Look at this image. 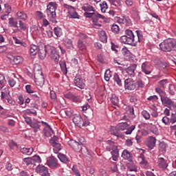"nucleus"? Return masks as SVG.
<instances>
[{"label":"nucleus","mask_w":176,"mask_h":176,"mask_svg":"<svg viewBox=\"0 0 176 176\" xmlns=\"http://www.w3.org/2000/svg\"><path fill=\"white\" fill-rule=\"evenodd\" d=\"M155 91L157 93L161 98L162 104L164 107H168V108H171L174 105V102L171 98L167 96L166 91L160 87L155 88Z\"/></svg>","instance_id":"obj_1"},{"label":"nucleus","mask_w":176,"mask_h":176,"mask_svg":"<svg viewBox=\"0 0 176 176\" xmlns=\"http://www.w3.org/2000/svg\"><path fill=\"white\" fill-rule=\"evenodd\" d=\"M126 35L120 37L121 43H125V45H131V46H137V41L134 36V33L130 30H125Z\"/></svg>","instance_id":"obj_2"},{"label":"nucleus","mask_w":176,"mask_h":176,"mask_svg":"<svg viewBox=\"0 0 176 176\" xmlns=\"http://www.w3.org/2000/svg\"><path fill=\"white\" fill-rule=\"evenodd\" d=\"M68 145L75 151V152H82L83 155H90V152L86 146H82L76 140H70L68 142Z\"/></svg>","instance_id":"obj_3"},{"label":"nucleus","mask_w":176,"mask_h":176,"mask_svg":"<svg viewBox=\"0 0 176 176\" xmlns=\"http://www.w3.org/2000/svg\"><path fill=\"white\" fill-rule=\"evenodd\" d=\"M57 9V6H56V3L53 2L49 3L47 6L46 13L48 17L50 19V21L53 23H57V14H56V10Z\"/></svg>","instance_id":"obj_4"},{"label":"nucleus","mask_w":176,"mask_h":176,"mask_svg":"<svg viewBox=\"0 0 176 176\" xmlns=\"http://www.w3.org/2000/svg\"><path fill=\"white\" fill-rule=\"evenodd\" d=\"M73 122L78 127H87L89 124H90V122H89V119L87 118H82L81 115H75L73 118Z\"/></svg>","instance_id":"obj_5"},{"label":"nucleus","mask_w":176,"mask_h":176,"mask_svg":"<svg viewBox=\"0 0 176 176\" xmlns=\"http://www.w3.org/2000/svg\"><path fill=\"white\" fill-rule=\"evenodd\" d=\"M160 47L162 52L176 51V44L171 40H165L160 44Z\"/></svg>","instance_id":"obj_6"},{"label":"nucleus","mask_w":176,"mask_h":176,"mask_svg":"<svg viewBox=\"0 0 176 176\" xmlns=\"http://www.w3.org/2000/svg\"><path fill=\"white\" fill-rule=\"evenodd\" d=\"M34 79L36 83H38V85H43V83H45V77L43 76L42 70L34 69Z\"/></svg>","instance_id":"obj_7"},{"label":"nucleus","mask_w":176,"mask_h":176,"mask_svg":"<svg viewBox=\"0 0 176 176\" xmlns=\"http://www.w3.org/2000/svg\"><path fill=\"white\" fill-rule=\"evenodd\" d=\"M48 53L50 54V58L55 61V63H58V60H60V54L57 52V50L54 47H50L48 50Z\"/></svg>","instance_id":"obj_8"},{"label":"nucleus","mask_w":176,"mask_h":176,"mask_svg":"<svg viewBox=\"0 0 176 176\" xmlns=\"http://www.w3.org/2000/svg\"><path fill=\"white\" fill-rule=\"evenodd\" d=\"M47 166L50 167V168H53L56 170V168H58L60 167V164H58V160L55 158L54 157H51L47 161Z\"/></svg>","instance_id":"obj_9"},{"label":"nucleus","mask_w":176,"mask_h":176,"mask_svg":"<svg viewBox=\"0 0 176 176\" xmlns=\"http://www.w3.org/2000/svg\"><path fill=\"white\" fill-rule=\"evenodd\" d=\"M135 82L131 78H127L124 80L125 90H135Z\"/></svg>","instance_id":"obj_10"},{"label":"nucleus","mask_w":176,"mask_h":176,"mask_svg":"<svg viewBox=\"0 0 176 176\" xmlns=\"http://www.w3.org/2000/svg\"><path fill=\"white\" fill-rule=\"evenodd\" d=\"M56 140H57V137L53 138L50 140V144L54 146L53 151L54 153H58L60 151H61V144L58 142H56Z\"/></svg>","instance_id":"obj_11"},{"label":"nucleus","mask_w":176,"mask_h":176,"mask_svg":"<svg viewBox=\"0 0 176 176\" xmlns=\"http://www.w3.org/2000/svg\"><path fill=\"white\" fill-rule=\"evenodd\" d=\"M137 69V64H132L126 69H125L126 72L131 76V78H134L135 76V69Z\"/></svg>","instance_id":"obj_12"},{"label":"nucleus","mask_w":176,"mask_h":176,"mask_svg":"<svg viewBox=\"0 0 176 176\" xmlns=\"http://www.w3.org/2000/svg\"><path fill=\"white\" fill-rule=\"evenodd\" d=\"M100 19H105V16H104V15L95 12L94 16H92L93 24L94 25H98V27H101V24L98 23V20H100Z\"/></svg>","instance_id":"obj_13"},{"label":"nucleus","mask_w":176,"mask_h":176,"mask_svg":"<svg viewBox=\"0 0 176 176\" xmlns=\"http://www.w3.org/2000/svg\"><path fill=\"white\" fill-rule=\"evenodd\" d=\"M74 84L77 87H78V89H83L86 87V84L84 83L83 80L78 77H75Z\"/></svg>","instance_id":"obj_14"},{"label":"nucleus","mask_w":176,"mask_h":176,"mask_svg":"<svg viewBox=\"0 0 176 176\" xmlns=\"http://www.w3.org/2000/svg\"><path fill=\"white\" fill-rule=\"evenodd\" d=\"M155 145H156V138H154L153 136L148 137L147 140V146L149 148V150L151 151V149H153Z\"/></svg>","instance_id":"obj_15"},{"label":"nucleus","mask_w":176,"mask_h":176,"mask_svg":"<svg viewBox=\"0 0 176 176\" xmlns=\"http://www.w3.org/2000/svg\"><path fill=\"white\" fill-rule=\"evenodd\" d=\"M157 164L160 168H162L163 170H166L168 166L167 162L163 157L158 158Z\"/></svg>","instance_id":"obj_16"},{"label":"nucleus","mask_w":176,"mask_h":176,"mask_svg":"<svg viewBox=\"0 0 176 176\" xmlns=\"http://www.w3.org/2000/svg\"><path fill=\"white\" fill-rule=\"evenodd\" d=\"M111 133L113 134V135H116V137H118V138H123L124 137L123 134L120 133V131L118 129V126L113 127Z\"/></svg>","instance_id":"obj_17"},{"label":"nucleus","mask_w":176,"mask_h":176,"mask_svg":"<svg viewBox=\"0 0 176 176\" xmlns=\"http://www.w3.org/2000/svg\"><path fill=\"white\" fill-rule=\"evenodd\" d=\"M47 52H49V50L46 49V46H45L44 48L41 50H38V55L39 58H41V60H45V58H46Z\"/></svg>","instance_id":"obj_18"},{"label":"nucleus","mask_w":176,"mask_h":176,"mask_svg":"<svg viewBox=\"0 0 176 176\" xmlns=\"http://www.w3.org/2000/svg\"><path fill=\"white\" fill-rule=\"evenodd\" d=\"M142 71L146 75H151V74L152 72L149 65H146L145 63H143L142 65Z\"/></svg>","instance_id":"obj_19"},{"label":"nucleus","mask_w":176,"mask_h":176,"mask_svg":"<svg viewBox=\"0 0 176 176\" xmlns=\"http://www.w3.org/2000/svg\"><path fill=\"white\" fill-rule=\"evenodd\" d=\"M41 122L33 121V123L30 125V127L33 129L34 133H38L41 131Z\"/></svg>","instance_id":"obj_20"},{"label":"nucleus","mask_w":176,"mask_h":176,"mask_svg":"<svg viewBox=\"0 0 176 176\" xmlns=\"http://www.w3.org/2000/svg\"><path fill=\"white\" fill-rule=\"evenodd\" d=\"M20 152L23 153V155H28L30 156V155H32V152H34L33 148H21Z\"/></svg>","instance_id":"obj_21"},{"label":"nucleus","mask_w":176,"mask_h":176,"mask_svg":"<svg viewBox=\"0 0 176 176\" xmlns=\"http://www.w3.org/2000/svg\"><path fill=\"white\" fill-rule=\"evenodd\" d=\"M99 36H100V40L103 43H107V42H108V36H107V33L105 32V31L104 30L100 31L99 34Z\"/></svg>","instance_id":"obj_22"},{"label":"nucleus","mask_w":176,"mask_h":176,"mask_svg":"<svg viewBox=\"0 0 176 176\" xmlns=\"http://www.w3.org/2000/svg\"><path fill=\"white\" fill-rule=\"evenodd\" d=\"M36 170L37 171V173H39V174H47V173H49V171L47 170V168L42 165H38L36 167Z\"/></svg>","instance_id":"obj_23"},{"label":"nucleus","mask_w":176,"mask_h":176,"mask_svg":"<svg viewBox=\"0 0 176 176\" xmlns=\"http://www.w3.org/2000/svg\"><path fill=\"white\" fill-rule=\"evenodd\" d=\"M122 157L125 160H129V162H131V153H129L127 150H124L122 153Z\"/></svg>","instance_id":"obj_24"},{"label":"nucleus","mask_w":176,"mask_h":176,"mask_svg":"<svg viewBox=\"0 0 176 176\" xmlns=\"http://www.w3.org/2000/svg\"><path fill=\"white\" fill-rule=\"evenodd\" d=\"M58 157L62 163H65V164H68V163H69V159L67 157V155L63 153H58Z\"/></svg>","instance_id":"obj_25"},{"label":"nucleus","mask_w":176,"mask_h":176,"mask_svg":"<svg viewBox=\"0 0 176 176\" xmlns=\"http://www.w3.org/2000/svg\"><path fill=\"white\" fill-rule=\"evenodd\" d=\"M112 158L114 162L118 160L119 157V151L118 150V146H114L111 151Z\"/></svg>","instance_id":"obj_26"},{"label":"nucleus","mask_w":176,"mask_h":176,"mask_svg":"<svg viewBox=\"0 0 176 176\" xmlns=\"http://www.w3.org/2000/svg\"><path fill=\"white\" fill-rule=\"evenodd\" d=\"M68 17L69 19H80L79 14H78V12H76V9L75 8L74 11L73 10H69L68 12Z\"/></svg>","instance_id":"obj_27"},{"label":"nucleus","mask_w":176,"mask_h":176,"mask_svg":"<svg viewBox=\"0 0 176 176\" xmlns=\"http://www.w3.org/2000/svg\"><path fill=\"white\" fill-rule=\"evenodd\" d=\"M43 133L45 137H52V135H53V129L50 126H48L44 129Z\"/></svg>","instance_id":"obj_28"},{"label":"nucleus","mask_w":176,"mask_h":176,"mask_svg":"<svg viewBox=\"0 0 176 176\" xmlns=\"http://www.w3.org/2000/svg\"><path fill=\"white\" fill-rule=\"evenodd\" d=\"M64 45L67 49H74V44H72V40L69 38H65L64 40Z\"/></svg>","instance_id":"obj_29"},{"label":"nucleus","mask_w":176,"mask_h":176,"mask_svg":"<svg viewBox=\"0 0 176 176\" xmlns=\"http://www.w3.org/2000/svg\"><path fill=\"white\" fill-rule=\"evenodd\" d=\"M60 66L63 74H64V75H67V74H68V69H67V63L65 61L60 62Z\"/></svg>","instance_id":"obj_30"},{"label":"nucleus","mask_w":176,"mask_h":176,"mask_svg":"<svg viewBox=\"0 0 176 176\" xmlns=\"http://www.w3.org/2000/svg\"><path fill=\"white\" fill-rule=\"evenodd\" d=\"M30 55L31 56H35L36 53L38 52V47L35 45H30Z\"/></svg>","instance_id":"obj_31"},{"label":"nucleus","mask_w":176,"mask_h":176,"mask_svg":"<svg viewBox=\"0 0 176 176\" xmlns=\"http://www.w3.org/2000/svg\"><path fill=\"white\" fill-rule=\"evenodd\" d=\"M130 126L129 124H127V122H122L119 125L117 126V128H118V130L120 131H124V130H126L127 127Z\"/></svg>","instance_id":"obj_32"},{"label":"nucleus","mask_w":176,"mask_h":176,"mask_svg":"<svg viewBox=\"0 0 176 176\" xmlns=\"http://www.w3.org/2000/svg\"><path fill=\"white\" fill-rule=\"evenodd\" d=\"M111 78H112V72L110 69L106 70L104 73V80H106V82H109Z\"/></svg>","instance_id":"obj_33"},{"label":"nucleus","mask_w":176,"mask_h":176,"mask_svg":"<svg viewBox=\"0 0 176 176\" xmlns=\"http://www.w3.org/2000/svg\"><path fill=\"white\" fill-rule=\"evenodd\" d=\"M54 34L57 38L60 37L61 35H63V30L61 28L56 27L54 28Z\"/></svg>","instance_id":"obj_34"},{"label":"nucleus","mask_w":176,"mask_h":176,"mask_svg":"<svg viewBox=\"0 0 176 176\" xmlns=\"http://www.w3.org/2000/svg\"><path fill=\"white\" fill-rule=\"evenodd\" d=\"M16 15L19 20H27V14L24 12H19L16 13Z\"/></svg>","instance_id":"obj_35"},{"label":"nucleus","mask_w":176,"mask_h":176,"mask_svg":"<svg viewBox=\"0 0 176 176\" xmlns=\"http://www.w3.org/2000/svg\"><path fill=\"white\" fill-rule=\"evenodd\" d=\"M6 85V80L5 79V76L0 74V90L3 89Z\"/></svg>","instance_id":"obj_36"},{"label":"nucleus","mask_w":176,"mask_h":176,"mask_svg":"<svg viewBox=\"0 0 176 176\" xmlns=\"http://www.w3.org/2000/svg\"><path fill=\"white\" fill-rule=\"evenodd\" d=\"M111 102L113 105H118L119 104V98L116 94H113L111 98Z\"/></svg>","instance_id":"obj_37"},{"label":"nucleus","mask_w":176,"mask_h":176,"mask_svg":"<svg viewBox=\"0 0 176 176\" xmlns=\"http://www.w3.org/2000/svg\"><path fill=\"white\" fill-rule=\"evenodd\" d=\"M139 159L140 160V164H143V166H148V161L145 160V156H144L143 153H140Z\"/></svg>","instance_id":"obj_38"},{"label":"nucleus","mask_w":176,"mask_h":176,"mask_svg":"<svg viewBox=\"0 0 176 176\" xmlns=\"http://www.w3.org/2000/svg\"><path fill=\"white\" fill-rule=\"evenodd\" d=\"M23 61V57L20 56H14L13 62L14 63V64L16 65L21 64Z\"/></svg>","instance_id":"obj_39"},{"label":"nucleus","mask_w":176,"mask_h":176,"mask_svg":"<svg viewBox=\"0 0 176 176\" xmlns=\"http://www.w3.org/2000/svg\"><path fill=\"white\" fill-rule=\"evenodd\" d=\"M176 88L175 85H169L168 93L170 96H175Z\"/></svg>","instance_id":"obj_40"},{"label":"nucleus","mask_w":176,"mask_h":176,"mask_svg":"<svg viewBox=\"0 0 176 176\" xmlns=\"http://www.w3.org/2000/svg\"><path fill=\"white\" fill-rule=\"evenodd\" d=\"M82 10H84V12H94V8L91 6L86 5L82 7Z\"/></svg>","instance_id":"obj_41"},{"label":"nucleus","mask_w":176,"mask_h":176,"mask_svg":"<svg viewBox=\"0 0 176 176\" xmlns=\"http://www.w3.org/2000/svg\"><path fill=\"white\" fill-rule=\"evenodd\" d=\"M167 82H168V80L167 79H164V80H162L158 82V85L160 86V89H166V85H167Z\"/></svg>","instance_id":"obj_42"},{"label":"nucleus","mask_w":176,"mask_h":176,"mask_svg":"<svg viewBox=\"0 0 176 176\" xmlns=\"http://www.w3.org/2000/svg\"><path fill=\"white\" fill-rule=\"evenodd\" d=\"M32 160L34 166H35V163H41V162H42V160H41V157L39 155L33 156L32 157Z\"/></svg>","instance_id":"obj_43"},{"label":"nucleus","mask_w":176,"mask_h":176,"mask_svg":"<svg viewBox=\"0 0 176 176\" xmlns=\"http://www.w3.org/2000/svg\"><path fill=\"white\" fill-rule=\"evenodd\" d=\"M136 34L138 42H142L144 39V35H142V32L141 30H136Z\"/></svg>","instance_id":"obj_44"},{"label":"nucleus","mask_w":176,"mask_h":176,"mask_svg":"<svg viewBox=\"0 0 176 176\" xmlns=\"http://www.w3.org/2000/svg\"><path fill=\"white\" fill-rule=\"evenodd\" d=\"M113 80L115 82H117V85H118V86H122V80H120L118 74H114Z\"/></svg>","instance_id":"obj_45"},{"label":"nucleus","mask_w":176,"mask_h":176,"mask_svg":"<svg viewBox=\"0 0 176 176\" xmlns=\"http://www.w3.org/2000/svg\"><path fill=\"white\" fill-rule=\"evenodd\" d=\"M119 25L116 24H113L111 26V31L112 32H114V34H119L120 31Z\"/></svg>","instance_id":"obj_46"},{"label":"nucleus","mask_w":176,"mask_h":176,"mask_svg":"<svg viewBox=\"0 0 176 176\" xmlns=\"http://www.w3.org/2000/svg\"><path fill=\"white\" fill-rule=\"evenodd\" d=\"M23 162L26 164V166H30V164H34L32 162V157H25L23 158Z\"/></svg>","instance_id":"obj_47"},{"label":"nucleus","mask_w":176,"mask_h":176,"mask_svg":"<svg viewBox=\"0 0 176 176\" xmlns=\"http://www.w3.org/2000/svg\"><path fill=\"white\" fill-rule=\"evenodd\" d=\"M8 23L11 27H13V28H17V21H14V19L13 18L9 19Z\"/></svg>","instance_id":"obj_48"},{"label":"nucleus","mask_w":176,"mask_h":176,"mask_svg":"<svg viewBox=\"0 0 176 176\" xmlns=\"http://www.w3.org/2000/svg\"><path fill=\"white\" fill-rule=\"evenodd\" d=\"M80 145H82V146H85V144H86V140H85V138L83 137H79L77 138L76 141Z\"/></svg>","instance_id":"obj_49"},{"label":"nucleus","mask_w":176,"mask_h":176,"mask_svg":"<svg viewBox=\"0 0 176 176\" xmlns=\"http://www.w3.org/2000/svg\"><path fill=\"white\" fill-rule=\"evenodd\" d=\"M142 115L143 118L146 119V120H149L151 119V114H149V113H148L146 110H143L142 111Z\"/></svg>","instance_id":"obj_50"},{"label":"nucleus","mask_w":176,"mask_h":176,"mask_svg":"<svg viewBox=\"0 0 176 176\" xmlns=\"http://www.w3.org/2000/svg\"><path fill=\"white\" fill-rule=\"evenodd\" d=\"M134 130H135V125H132L130 127L127 128L126 131L124 133L127 135L129 134H131V133H133Z\"/></svg>","instance_id":"obj_51"},{"label":"nucleus","mask_w":176,"mask_h":176,"mask_svg":"<svg viewBox=\"0 0 176 176\" xmlns=\"http://www.w3.org/2000/svg\"><path fill=\"white\" fill-rule=\"evenodd\" d=\"M101 11L102 13H105L107 8H108V4H107V1H103L102 4H100Z\"/></svg>","instance_id":"obj_52"},{"label":"nucleus","mask_w":176,"mask_h":176,"mask_svg":"<svg viewBox=\"0 0 176 176\" xmlns=\"http://www.w3.org/2000/svg\"><path fill=\"white\" fill-rule=\"evenodd\" d=\"M162 123H164L166 126L170 124V123H171V118H169L167 116H164L162 118Z\"/></svg>","instance_id":"obj_53"},{"label":"nucleus","mask_w":176,"mask_h":176,"mask_svg":"<svg viewBox=\"0 0 176 176\" xmlns=\"http://www.w3.org/2000/svg\"><path fill=\"white\" fill-rule=\"evenodd\" d=\"M111 50H113V52H115V53L118 54V49H119V45H116L113 42H111Z\"/></svg>","instance_id":"obj_54"},{"label":"nucleus","mask_w":176,"mask_h":176,"mask_svg":"<svg viewBox=\"0 0 176 176\" xmlns=\"http://www.w3.org/2000/svg\"><path fill=\"white\" fill-rule=\"evenodd\" d=\"M19 29L21 31H25L27 30V25L23 21H19Z\"/></svg>","instance_id":"obj_55"},{"label":"nucleus","mask_w":176,"mask_h":176,"mask_svg":"<svg viewBox=\"0 0 176 176\" xmlns=\"http://www.w3.org/2000/svg\"><path fill=\"white\" fill-rule=\"evenodd\" d=\"M9 146H10V149H14V150H16L19 148V146H17L16 142H14L13 141H11L9 143Z\"/></svg>","instance_id":"obj_56"},{"label":"nucleus","mask_w":176,"mask_h":176,"mask_svg":"<svg viewBox=\"0 0 176 176\" xmlns=\"http://www.w3.org/2000/svg\"><path fill=\"white\" fill-rule=\"evenodd\" d=\"M159 148L160 151H166V148H167V144L165 142H162L159 144Z\"/></svg>","instance_id":"obj_57"},{"label":"nucleus","mask_w":176,"mask_h":176,"mask_svg":"<svg viewBox=\"0 0 176 176\" xmlns=\"http://www.w3.org/2000/svg\"><path fill=\"white\" fill-rule=\"evenodd\" d=\"M122 24H125L127 25V27H130V25H131V20L129 19L124 18L122 19Z\"/></svg>","instance_id":"obj_58"},{"label":"nucleus","mask_w":176,"mask_h":176,"mask_svg":"<svg viewBox=\"0 0 176 176\" xmlns=\"http://www.w3.org/2000/svg\"><path fill=\"white\" fill-rule=\"evenodd\" d=\"M13 40L14 43H16L17 45H21V46H25V43L21 42V41L17 38V37H13Z\"/></svg>","instance_id":"obj_59"},{"label":"nucleus","mask_w":176,"mask_h":176,"mask_svg":"<svg viewBox=\"0 0 176 176\" xmlns=\"http://www.w3.org/2000/svg\"><path fill=\"white\" fill-rule=\"evenodd\" d=\"M74 94L72 92H69L64 94L65 98H67V100H72L74 98Z\"/></svg>","instance_id":"obj_60"},{"label":"nucleus","mask_w":176,"mask_h":176,"mask_svg":"<svg viewBox=\"0 0 176 176\" xmlns=\"http://www.w3.org/2000/svg\"><path fill=\"white\" fill-rule=\"evenodd\" d=\"M78 47L80 50H83L84 49H86V45L83 43V41L82 40H78Z\"/></svg>","instance_id":"obj_61"},{"label":"nucleus","mask_w":176,"mask_h":176,"mask_svg":"<svg viewBox=\"0 0 176 176\" xmlns=\"http://www.w3.org/2000/svg\"><path fill=\"white\" fill-rule=\"evenodd\" d=\"M151 133H153V134H155L156 135L159 134V129H157V127H156V126L155 125H153L151 126Z\"/></svg>","instance_id":"obj_62"},{"label":"nucleus","mask_w":176,"mask_h":176,"mask_svg":"<svg viewBox=\"0 0 176 176\" xmlns=\"http://www.w3.org/2000/svg\"><path fill=\"white\" fill-rule=\"evenodd\" d=\"M72 170L73 173H74L75 175L81 176L80 173L79 172V170H78V168H76V166H73Z\"/></svg>","instance_id":"obj_63"},{"label":"nucleus","mask_w":176,"mask_h":176,"mask_svg":"<svg viewBox=\"0 0 176 176\" xmlns=\"http://www.w3.org/2000/svg\"><path fill=\"white\" fill-rule=\"evenodd\" d=\"M176 122V113H173L170 116V123Z\"/></svg>","instance_id":"obj_64"}]
</instances>
